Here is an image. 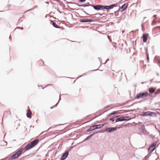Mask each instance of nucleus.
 Returning <instances> with one entry per match:
<instances>
[{
    "label": "nucleus",
    "mask_w": 160,
    "mask_h": 160,
    "mask_svg": "<svg viewBox=\"0 0 160 160\" xmlns=\"http://www.w3.org/2000/svg\"><path fill=\"white\" fill-rule=\"evenodd\" d=\"M39 141V140L38 139L32 141L27 144L24 148H21L13 154L12 156L9 158L10 159L12 160L18 158L22 155L23 151H24V152H25L26 151L29 150L37 145Z\"/></svg>",
    "instance_id": "1"
},
{
    "label": "nucleus",
    "mask_w": 160,
    "mask_h": 160,
    "mask_svg": "<svg viewBox=\"0 0 160 160\" xmlns=\"http://www.w3.org/2000/svg\"><path fill=\"white\" fill-rule=\"evenodd\" d=\"M104 125V124H97L92 125L86 130V132H88L103 127Z\"/></svg>",
    "instance_id": "2"
},
{
    "label": "nucleus",
    "mask_w": 160,
    "mask_h": 160,
    "mask_svg": "<svg viewBox=\"0 0 160 160\" xmlns=\"http://www.w3.org/2000/svg\"><path fill=\"white\" fill-rule=\"evenodd\" d=\"M148 94V92L147 91L139 93L136 94L134 98L135 99H139L146 97Z\"/></svg>",
    "instance_id": "3"
},
{
    "label": "nucleus",
    "mask_w": 160,
    "mask_h": 160,
    "mask_svg": "<svg viewBox=\"0 0 160 160\" xmlns=\"http://www.w3.org/2000/svg\"><path fill=\"white\" fill-rule=\"evenodd\" d=\"M119 128L118 127H106L105 128L103 132H107L108 133H112L116 131Z\"/></svg>",
    "instance_id": "4"
},
{
    "label": "nucleus",
    "mask_w": 160,
    "mask_h": 160,
    "mask_svg": "<svg viewBox=\"0 0 160 160\" xmlns=\"http://www.w3.org/2000/svg\"><path fill=\"white\" fill-rule=\"evenodd\" d=\"M128 6V2L125 3L122 5L120 8L119 11L121 12H123L125 10L127 9Z\"/></svg>",
    "instance_id": "5"
},
{
    "label": "nucleus",
    "mask_w": 160,
    "mask_h": 160,
    "mask_svg": "<svg viewBox=\"0 0 160 160\" xmlns=\"http://www.w3.org/2000/svg\"><path fill=\"white\" fill-rule=\"evenodd\" d=\"M96 21H97L96 20L92 19H80L79 20V22H91Z\"/></svg>",
    "instance_id": "6"
},
{
    "label": "nucleus",
    "mask_w": 160,
    "mask_h": 160,
    "mask_svg": "<svg viewBox=\"0 0 160 160\" xmlns=\"http://www.w3.org/2000/svg\"><path fill=\"white\" fill-rule=\"evenodd\" d=\"M148 36L149 35L148 33H144L143 34L142 38L143 42H147Z\"/></svg>",
    "instance_id": "7"
},
{
    "label": "nucleus",
    "mask_w": 160,
    "mask_h": 160,
    "mask_svg": "<svg viewBox=\"0 0 160 160\" xmlns=\"http://www.w3.org/2000/svg\"><path fill=\"white\" fill-rule=\"evenodd\" d=\"M156 148V145L155 144H152L148 148L147 150L148 152H150L151 151H152Z\"/></svg>",
    "instance_id": "8"
},
{
    "label": "nucleus",
    "mask_w": 160,
    "mask_h": 160,
    "mask_svg": "<svg viewBox=\"0 0 160 160\" xmlns=\"http://www.w3.org/2000/svg\"><path fill=\"white\" fill-rule=\"evenodd\" d=\"M68 151H65V152L62 154L61 157L60 158V160H64L68 157Z\"/></svg>",
    "instance_id": "9"
},
{
    "label": "nucleus",
    "mask_w": 160,
    "mask_h": 160,
    "mask_svg": "<svg viewBox=\"0 0 160 160\" xmlns=\"http://www.w3.org/2000/svg\"><path fill=\"white\" fill-rule=\"evenodd\" d=\"M156 90V88L154 87H151L148 88L149 92L153 94Z\"/></svg>",
    "instance_id": "10"
},
{
    "label": "nucleus",
    "mask_w": 160,
    "mask_h": 160,
    "mask_svg": "<svg viewBox=\"0 0 160 160\" xmlns=\"http://www.w3.org/2000/svg\"><path fill=\"white\" fill-rule=\"evenodd\" d=\"M92 8L93 9L96 11H100L101 10V5L100 4H96L94 6H92Z\"/></svg>",
    "instance_id": "11"
},
{
    "label": "nucleus",
    "mask_w": 160,
    "mask_h": 160,
    "mask_svg": "<svg viewBox=\"0 0 160 160\" xmlns=\"http://www.w3.org/2000/svg\"><path fill=\"white\" fill-rule=\"evenodd\" d=\"M50 23L52 24V26L56 28H60V26L57 25L56 23L53 21L51 20L50 21Z\"/></svg>",
    "instance_id": "12"
},
{
    "label": "nucleus",
    "mask_w": 160,
    "mask_h": 160,
    "mask_svg": "<svg viewBox=\"0 0 160 160\" xmlns=\"http://www.w3.org/2000/svg\"><path fill=\"white\" fill-rule=\"evenodd\" d=\"M116 7H117V6L115 4H112L109 6L106 5V10H111L113 9L114 8Z\"/></svg>",
    "instance_id": "13"
},
{
    "label": "nucleus",
    "mask_w": 160,
    "mask_h": 160,
    "mask_svg": "<svg viewBox=\"0 0 160 160\" xmlns=\"http://www.w3.org/2000/svg\"><path fill=\"white\" fill-rule=\"evenodd\" d=\"M144 116H152V112L148 111L145 112L143 113Z\"/></svg>",
    "instance_id": "14"
},
{
    "label": "nucleus",
    "mask_w": 160,
    "mask_h": 160,
    "mask_svg": "<svg viewBox=\"0 0 160 160\" xmlns=\"http://www.w3.org/2000/svg\"><path fill=\"white\" fill-rule=\"evenodd\" d=\"M122 121H123V116L120 117V116L119 117L116 118L115 119V123Z\"/></svg>",
    "instance_id": "15"
},
{
    "label": "nucleus",
    "mask_w": 160,
    "mask_h": 160,
    "mask_svg": "<svg viewBox=\"0 0 160 160\" xmlns=\"http://www.w3.org/2000/svg\"><path fill=\"white\" fill-rule=\"evenodd\" d=\"M98 132H97L95 133H92L89 136H88L84 140V142L86 141H87L89 139H90L91 138H92L95 133H98Z\"/></svg>",
    "instance_id": "16"
},
{
    "label": "nucleus",
    "mask_w": 160,
    "mask_h": 160,
    "mask_svg": "<svg viewBox=\"0 0 160 160\" xmlns=\"http://www.w3.org/2000/svg\"><path fill=\"white\" fill-rule=\"evenodd\" d=\"M69 3L71 4H75V5L78 6V7H86L87 6H86V4H82V5H79L78 3H75L72 2H70Z\"/></svg>",
    "instance_id": "17"
},
{
    "label": "nucleus",
    "mask_w": 160,
    "mask_h": 160,
    "mask_svg": "<svg viewBox=\"0 0 160 160\" xmlns=\"http://www.w3.org/2000/svg\"><path fill=\"white\" fill-rule=\"evenodd\" d=\"M154 60L155 63H157L158 64H160V58H157L156 57H155L154 58Z\"/></svg>",
    "instance_id": "18"
},
{
    "label": "nucleus",
    "mask_w": 160,
    "mask_h": 160,
    "mask_svg": "<svg viewBox=\"0 0 160 160\" xmlns=\"http://www.w3.org/2000/svg\"><path fill=\"white\" fill-rule=\"evenodd\" d=\"M141 127L138 128V129L140 130L143 133H144V130H145V126L144 125H141Z\"/></svg>",
    "instance_id": "19"
},
{
    "label": "nucleus",
    "mask_w": 160,
    "mask_h": 160,
    "mask_svg": "<svg viewBox=\"0 0 160 160\" xmlns=\"http://www.w3.org/2000/svg\"><path fill=\"white\" fill-rule=\"evenodd\" d=\"M123 121H128L131 119V118L128 116L123 117Z\"/></svg>",
    "instance_id": "20"
},
{
    "label": "nucleus",
    "mask_w": 160,
    "mask_h": 160,
    "mask_svg": "<svg viewBox=\"0 0 160 160\" xmlns=\"http://www.w3.org/2000/svg\"><path fill=\"white\" fill-rule=\"evenodd\" d=\"M119 116L120 115H117L116 116L113 117L112 118H110L108 120L109 121H111L112 122H113L115 121V119H116L117 118H118L119 117Z\"/></svg>",
    "instance_id": "21"
},
{
    "label": "nucleus",
    "mask_w": 160,
    "mask_h": 160,
    "mask_svg": "<svg viewBox=\"0 0 160 160\" xmlns=\"http://www.w3.org/2000/svg\"><path fill=\"white\" fill-rule=\"evenodd\" d=\"M23 18V17H21L18 20V21L17 23V25H18L20 22H22L23 20L22 19V18Z\"/></svg>",
    "instance_id": "22"
},
{
    "label": "nucleus",
    "mask_w": 160,
    "mask_h": 160,
    "mask_svg": "<svg viewBox=\"0 0 160 160\" xmlns=\"http://www.w3.org/2000/svg\"><path fill=\"white\" fill-rule=\"evenodd\" d=\"M101 10H103L104 11L105 10H106V5H101Z\"/></svg>",
    "instance_id": "23"
},
{
    "label": "nucleus",
    "mask_w": 160,
    "mask_h": 160,
    "mask_svg": "<svg viewBox=\"0 0 160 160\" xmlns=\"http://www.w3.org/2000/svg\"><path fill=\"white\" fill-rule=\"evenodd\" d=\"M86 10L89 12H90L92 10V8H91L88 7L86 8Z\"/></svg>",
    "instance_id": "24"
},
{
    "label": "nucleus",
    "mask_w": 160,
    "mask_h": 160,
    "mask_svg": "<svg viewBox=\"0 0 160 160\" xmlns=\"http://www.w3.org/2000/svg\"><path fill=\"white\" fill-rule=\"evenodd\" d=\"M30 112L28 111L26 113V116L28 118H31L32 117L30 114Z\"/></svg>",
    "instance_id": "25"
},
{
    "label": "nucleus",
    "mask_w": 160,
    "mask_h": 160,
    "mask_svg": "<svg viewBox=\"0 0 160 160\" xmlns=\"http://www.w3.org/2000/svg\"><path fill=\"white\" fill-rule=\"evenodd\" d=\"M156 139L157 140L155 141V140H153V141H154V142L153 144H155L156 145V147L157 144L158 143L159 140L158 139V138L157 137L156 138Z\"/></svg>",
    "instance_id": "26"
},
{
    "label": "nucleus",
    "mask_w": 160,
    "mask_h": 160,
    "mask_svg": "<svg viewBox=\"0 0 160 160\" xmlns=\"http://www.w3.org/2000/svg\"><path fill=\"white\" fill-rule=\"evenodd\" d=\"M85 4H86V6H87L86 7H92V6L94 5H93L90 4L89 2L87 3H86Z\"/></svg>",
    "instance_id": "27"
},
{
    "label": "nucleus",
    "mask_w": 160,
    "mask_h": 160,
    "mask_svg": "<svg viewBox=\"0 0 160 160\" xmlns=\"http://www.w3.org/2000/svg\"><path fill=\"white\" fill-rule=\"evenodd\" d=\"M100 62V65L98 68H97V69H95V70H91L90 71H92V72H94V71H95L97 70H99L98 68L101 66V65L103 64V63H102V61H101V62Z\"/></svg>",
    "instance_id": "28"
},
{
    "label": "nucleus",
    "mask_w": 160,
    "mask_h": 160,
    "mask_svg": "<svg viewBox=\"0 0 160 160\" xmlns=\"http://www.w3.org/2000/svg\"><path fill=\"white\" fill-rule=\"evenodd\" d=\"M157 113H158V114H159V112H157L156 113L154 112H152V116H157Z\"/></svg>",
    "instance_id": "29"
},
{
    "label": "nucleus",
    "mask_w": 160,
    "mask_h": 160,
    "mask_svg": "<svg viewBox=\"0 0 160 160\" xmlns=\"http://www.w3.org/2000/svg\"><path fill=\"white\" fill-rule=\"evenodd\" d=\"M144 49H145V53H146V55L147 54H149L148 53V47H145L144 48Z\"/></svg>",
    "instance_id": "30"
},
{
    "label": "nucleus",
    "mask_w": 160,
    "mask_h": 160,
    "mask_svg": "<svg viewBox=\"0 0 160 160\" xmlns=\"http://www.w3.org/2000/svg\"><path fill=\"white\" fill-rule=\"evenodd\" d=\"M158 29L160 30V26L155 27L153 29V30H155L156 29Z\"/></svg>",
    "instance_id": "31"
},
{
    "label": "nucleus",
    "mask_w": 160,
    "mask_h": 160,
    "mask_svg": "<svg viewBox=\"0 0 160 160\" xmlns=\"http://www.w3.org/2000/svg\"><path fill=\"white\" fill-rule=\"evenodd\" d=\"M119 11H115L114 12V13L115 14V15L116 16H118L119 15L118 14V12Z\"/></svg>",
    "instance_id": "32"
},
{
    "label": "nucleus",
    "mask_w": 160,
    "mask_h": 160,
    "mask_svg": "<svg viewBox=\"0 0 160 160\" xmlns=\"http://www.w3.org/2000/svg\"><path fill=\"white\" fill-rule=\"evenodd\" d=\"M118 112V111H114L112 112H111L110 113L112 115H114L115 114H117V112Z\"/></svg>",
    "instance_id": "33"
},
{
    "label": "nucleus",
    "mask_w": 160,
    "mask_h": 160,
    "mask_svg": "<svg viewBox=\"0 0 160 160\" xmlns=\"http://www.w3.org/2000/svg\"><path fill=\"white\" fill-rule=\"evenodd\" d=\"M150 138H152L153 140L155 139V136L152 135V134H151L150 135Z\"/></svg>",
    "instance_id": "34"
},
{
    "label": "nucleus",
    "mask_w": 160,
    "mask_h": 160,
    "mask_svg": "<svg viewBox=\"0 0 160 160\" xmlns=\"http://www.w3.org/2000/svg\"><path fill=\"white\" fill-rule=\"evenodd\" d=\"M156 92L158 93V94H159L160 93V88H158L156 90Z\"/></svg>",
    "instance_id": "35"
},
{
    "label": "nucleus",
    "mask_w": 160,
    "mask_h": 160,
    "mask_svg": "<svg viewBox=\"0 0 160 160\" xmlns=\"http://www.w3.org/2000/svg\"><path fill=\"white\" fill-rule=\"evenodd\" d=\"M112 45L114 48H116L117 46V43L115 42H113L112 43Z\"/></svg>",
    "instance_id": "36"
},
{
    "label": "nucleus",
    "mask_w": 160,
    "mask_h": 160,
    "mask_svg": "<svg viewBox=\"0 0 160 160\" xmlns=\"http://www.w3.org/2000/svg\"><path fill=\"white\" fill-rule=\"evenodd\" d=\"M130 126H136L137 125V124L134 122L132 123H130Z\"/></svg>",
    "instance_id": "37"
},
{
    "label": "nucleus",
    "mask_w": 160,
    "mask_h": 160,
    "mask_svg": "<svg viewBox=\"0 0 160 160\" xmlns=\"http://www.w3.org/2000/svg\"><path fill=\"white\" fill-rule=\"evenodd\" d=\"M146 55V57H147V60L148 62V61H149V54H147Z\"/></svg>",
    "instance_id": "38"
},
{
    "label": "nucleus",
    "mask_w": 160,
    "mask_h": 160,
    "mask_svg": "<svg viewBox=\"0 0 160 160\" xmlns=\"http://www.w3.org/2000/svg\"><path fill=\"white\" fill-rule=\"evenodd\" d=\"M67 7L68 8V10L69 11H71V10H73V8H70L68 5H67Z\"/></svg>",
    "instance_id": "39"
},
{
    "label": "nucleus",
    "mask_w": 160,
    "mask_h": 160,
    "mask_svg": "<svg viewBox=\"0 0 160 160\" xmlns=\"http://www.w3.org/2000/svg\"><path fill=\"white\" fill-rule=\"evenodd\" d=\"M58 5L61 7H62V10H63L64 9L63 8H64V7L65 6V5H62V4H60V3H59L58 4Z\"/></svg>",
    "instance_id": "40"
},
{
    "label": "nucleus",
    "mask_w": 160,
    "mask_h": 160,
    "mask_svg": "<svg viewBox=\"0 0 160 160\" xmlns=\"http://www.w3.org/2000/svg\"><path fill=\"white\" fill-rule=\"evenodd\" d=\"M147 96H149L150 97H153L152 94V93L149 94V93H148V94L147 95Z\"/></svg>",
    "instance_id": "41"
},
{
    "label": "nucleus",
    "mask_w": 160,
    "mask_h": 160,
    "mask_svg": "<svg viewBox=\"0 0 160 160\" xmlns=\"http://www.w3.org/2000/svg\"><path fill=\"white\" fill-rule=\"evenodd\" d=\"M78 9H79V10H80V11H82V12H84L85 14V13L86 12H85V11H84V9L83 8H78Z\"/></svg>",
    "instance_id": "42"
},
{
    "label": "nucleus",
    "mask_w": 160,
    "mask_h": 160,
    "mask_svg": "<svg viewBox=\"0 0 160 160\" xmlns=\"http://www.w3.org/2000/svg\"><path fill=\"white\" fill-rule=\"evenodd\" d=\"M58 104V102H57V103H56V104L54 105V106H52L51 107H50V108L51 109H52V108H53V107H54L56 106Z\"/></svg>",
    "instance_id": "43"
},
{
    "label": "nucleus",
    "mask_w": 160,
    "mask_h": 160,
    "mask_svg": "<svg viewBox=\"0 0 160 160\" xmlns=\"http://www.w3.org/2000/svg\"><path fill=\"white\" fill-rule=\"evenodd\" d=\"M123 111H124V113H126V112H130V110H123Z\"/></svg>",
    "instance_id": "44"
},
{
    "label": "nucleus",
    "mask_w": 160,
    "mask_h": 160,
    "mask_svg": "<svg viewBox=\"0 0 160 160\" xmlns=\"http://www.w3.org/2000/svg\"><path fill=\"white\" fill-rule=\"evenodd\" d=\"M157 95H158V93L156 92H155L153 94V97H156L157 96Z\"/></svg>",
    "instance_id": "45"
},
{
    "label": "nucleus",
    "mask_w": 160,
    "mask_h": 160,
    "mask_svg": "<svg viewBox=\"0 0 160 160\" xmlns=\"http://www.w3.org/2000/svg\"><path fill=\"white\" fill-rule=\"evenodd\" d=\"M86 0H78V1L79 2L82 3L83 2H85Z\"/></svg>",
    "instance_id": "46"
},
{
    "label": "nucleus",
    "mask_w": 160,
    "mask_h": 160,
    "mask_svg": "<svg viewBox=\"0 0 160 160\" xmlns=\"http://www.w3.org/2000/svg\"><path fill=\"white\" fill-rule=\"evenodd\" d=\"M85 14L87 15H88L89 16H94V14H90L87 13V12L85 13Z\"/></svg>",
    "instance_id": "47"
},
{
    "label": "nucleus",
    "mask_w": 160,
    "mask_h": 160,
    "mask_svg": "<svg viewBox=\"0 0 160 160\" xmlns=\"http://www.w3.org/2000/svg\"><path fill=\"white\" fill-rule=\"evenodd\" d=\"M149 156H146L144 157V160H148V159Z\"/></svg>",
    "instance_id": "48"
},
{
    "label": "nucleus",
    "mask_w": 160,
    "mask_h": 160,
    "mask_svg": "<svg viewBox=\"0 0 160 160\" xmlns=\"http://www.w3.org/2000/svg\"><path fill=\"white\" fill-rule=\"evenodd\" d=\"M124 127L126 128L128 126H130V123H128L127 124H124Z\"/></svg>",
    "instance_id": "49"
},
{
    "label": "nucleus",
    "mask_w": 160,
    "mask_h": 160,
    "mask_svg": "<svg viewBox=\"0 0 160 160\" xmlns=\"http://www.w3.org/2000/svg\"><path fill=\"white\" fill-rule=\"evenodd\" d=\"M10 158L9 157H7L3 158V159H4V160H8Z\"/></svg>",
    "instance_id": "50"
},
{
    "label": "nucleus",
    "mask_w": 160,
    "mask_h": 160,
    "mask_svg": "<svg viewBox=\"0 0 160 160\" xmlns=\"http://www.w3.org/2000/svg\"><path fill=\"white\" fill-rule=\"evenodd\" d=\"M55 1L58 2H60V3H62V4H63L62 2L60 0H54Z\"/></svg>",
    "instance_id": "51"
},
{
    "label": "nucleus",
    "mask_w": 160,
    "mask_h": 160,
    "mask_svg": "<svg viewBox=\"0 0 160 160\" xmlns=\"http://www.w3.org/2000/svg\"><path fill=\"white\" fill-rule=\"evenodd\" d=\"M17 28L21 30H23V28L22 27H17Z\"/></svg>",
    "instance_id": "52"
},
{
    "label": "nucleus",
    "mask_w": 160,
    "mask_h": 160,
    "mask_svg": "<svg viewBox=\"0 0 160 160\" xmlns=\"http://www.w3.org/2000/svg\"><path fill=\"white\" fill-rule=\"evenodd\" d=\"M123 127H124V124L123 125H121L119 127H118L119 128H122Z\"/></svg>",
    "instance_id": "53"
},
{
    "label": "nucleus",
    "mask_w": 160,
    "mask_h": 160,
    "mask_svg": "<svg viewBox=\"0 0 160 160\" xmlns=\"http://www.w3.org/2000/svg\"><path fill=\"white\" fill-rule=\"evenodd\" d=\"M87 74L86 73H84L83 74H82L81 76H79V77H78V78H80V77H81L83 76H84L85 75H86Z\"/></svg>",
    "instance_id": "54"
},
{
    "label": "nucleus",
    "mask_w": 160,
    "mask_h": 160,
    "mask_svg": "<svg viewBox=\"0 0 160 160\" xmlns=\"http://www.w3.org/2000/svg\"><path fill=\"white\" fill-rule=\"evenodd\" d=\"M112 116V115L110 113H109V114H108L107 115V116L109 118L110 117H111Z\"/></svg>",
    "instance_id": "55"
},
{
    "label": "nucleus",
    "mask_w": 160,
    "mask_h": 160,
    "mask_svg": "<svg viewBox=\"0 0 160 160\" xmlns=\"http://www.w3.org/2000/svg\"><path fill=\"white\" fill-rule=\"evenodd\" d=\"M111 105H112V104H110V105H108L105 107H104V108H108L110 106H111Z\"/></svg>",
    "instance_id": "56"
},
{
    "label": "nucleus",
    "mask_w": 160,
    "mask_h": 160,
    "mask_svg": "<svg viewBox=\"0 0 160 160\" xmlns=\"http://www.w3.org/2000/svg\"><path fill=\"white\" fill-rule=\"evenodd\" d=\"M144 133H147V132H147V130L145 128V130H144Z\"/></svg>",
    "instance_id": "57"
},
{
    "label": "nucleus",
    "mask_w": 160,
    "mask_h": 160,
    "mask_svg": "<svg viewBox=\"0 0 160 160\" xmlns=\"http://www.w3.org/2000/svg\"><path fill=\"white\" fill-rule=\"evenodd\" d=\"M130 112H132L133 111H135L136 112V110L135 109H130Z\"/></svg>",
    "instance_id": "58"
},
{
    "label": "nucleus",
    "mask_w": 160,
    "mask_h": 160,
    "mask_svg": "<svg viewBox=\"0 0 160 160\" xmlns=\"http://www.w3.org/2000/svg\"><path fill=\"white\" fill-rule=\"evenodd\" d=\"M101 14H100V13H97L95 14H94V16H96V15H99L100 16H101Z\"/></svg>",
    "instance_id": "59"
},
{
    "label": "nucleus",
    "mask_w": 160,
    "mask_h": 160,
    "mask_svg": "<svg viewBox=\"0 0 160 160\" xmlns=\"http://www.w3.org/2000/svg\"><path fill=\"white\" fill-rule=\"evenodd\" d=\"M63 125V124H59L56 125L55 126H53L57 127V126H60V125Z\"/></svg>",
    "instance_id": "60"
},
{
    "label": "nucleus",
    "mask_w": 160,
    "mask_h": 160,
    "mask_svg": "<svg viewBox=\"0 0 160 160\" xmlns=\"http://www.w3.org/2000/svg\"><path fill=\"white\" fill-rule=\"evenodd\" d=\"M109 61V59H107L105 61V62L104 63H103V64H105L108 61Z\"/></svg>",
    "instance_id": "61"
},
{
    "label": "nucleus",
    "mask_w": 160,
    "mask_h": 160,
    "mask_svg": "<svg viewBox=\"0 0 160 160\" xmlns=\"http://www.w3.org/2000/svg\"><path fill=\"white\" fill-rule=\"evenodd\" d=\"M157 15H155V14H154V15L153 16V17L154 18H157Z\"/></svg>",
    "instance_id": "62"
},
{
    "label": "nucleus",
    "mask_w": 160,
    "mask_h": 160,
    "mask_svg": "<svg viewBox=\"0 0 160 160\" xmlns=\"http://www.w3.org/2000/svg\"><path fill=\"white\" fill-rule=\"evenodd\" d=\"M98 59L99 60L100 62H101V61H102V59L101 58L99 57V58H98Z\"/></svg>",
    "instance_id": "63"
},
{
    "label": "nucleus",
    "mask_w": 160,
    "mask_h": 160,
    "mask_svg": "<svg viewBox=\"0 0 160 160\" xmlns=\"http://www.w3.org/2000/svg\"><path fill=\"white\" fill-rule=\"evenodd\" d=\"M158 21L157 22H158L160 23V18H158Z\"/></svg>",
    "instance_id": "64"
}]
</instances>
